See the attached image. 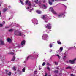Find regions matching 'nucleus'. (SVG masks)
Wrapping results in <instances>:
<instances>
[{
    "mask_svg": "<svg viewBox=\"0 0 76 76\" xmlns=\"http://www.w3.org/2000/svg\"><path fill=\"white\" fill-rule=\"evenodd\" d=\"M50 48H51L53 47V45L52 44H50L49 45Z\"/></svg>",
    "mask_w": 76,
    "mask_h": 76,
    "instance_id": "obj_27",
    "label": "nucleus"
},
{
    "mask_svg": "<svg viewBox=\"0 0 76 76\" xmlns=\"http://www.w3.org/2000/svg\"><path fill=\"white\" fill-rule=\"evenodd\" d=\"M12 70H14V71H16V67L15 66L13 67L12 68Z\"/></svg>",
    "mask_w": 76,
    "mask_h": 76,
    "instance_id": "obj_16",
    "label": "nucleus"
},
{
    "mask_svg": "<svg viewBox=\"0 0 76 76\" xmlns=\"http://www.w3.org/2000/svg\"><path fill=\"white\" fill-rule=\"evenodd\" d=\"M10 7V6H9V7Z\"/></svg>",
    "mask_w": 76,
    "mask_h": 76,
    "instance_id": "obj_60",
    "label": "nucleus"
},
{
    "mask_svg": "<svg viewBox=\"0 0 76 76\" xmlns=\"http://www.w3.org/2000/svg\"><path fill=\"white\" fill-rule=\"evenodd\" d=\"M10 54H12V55H13V54H14V53L13 52H11L10 53Z\"/></svg>",
    "mask_w": 76,
    "mask_h": 76,
    "instance_id": "obj_35",
    "label": "nucleus"
},
{
    "mask_svg": "<svg viewBox=\"0 0 76 76\" xmlns=\"http://www.w3.org/2000/svg\"><path fill=\"white\" fill-rule=\"evenodd\" d=\"M0 45H4V41L2 40L1 39H0Z\"/></svg>",
    "mask_w": 76,
    "mask_h": 76,
    "instance_id": "obj_8",
    "label": "nucleus"
},
{
    "mask_svg": "<svg viewBox=\"0 0 76 76\" xmlns=\"http://www.w3.org/2000/svg\"><path fill=\"white\" fill-rule=\"evenodd\" d=\"M48 38V36L47 34H43V36L42 37V39H43L44 40H45V38Z\"/></svg>",
    "mask_w": 76,
    "mask_h": 76,
    "instance_id": "obj_4",
    "label": "nucleus"
},
{
    "mask_svg": "<svg viewBox=\"0 0 76 76\" xmlns=\"http://www.w3.org/2000/svg\"><path fill=\"white\" fill-rule=\"evenodd\" d=\"M72 48H73V47H71L69 48V50H70V49H72Z\"/></svg>",
    "mask_w": 76,
    "mask_h": 76,
    "instance_id": "obj_37",
    "label": "nucleus"
},
{
    "mask_svg": "<svg viewBox=\"0 0 76 76\" xmlns=\"http://www.w3.org/2000/svg\"><path fill=\"white\" fill-rule=\"evenodd\" d=\"M75 61H76V58H75L73 60H70L69 63L71 64H74L75 63Z\"/></svg>",
    "mask_w": 76,
    "mask_h": 76,
    "instance_id": "obj_6",
    "label": "nucleus"
},
{
    "mask_svg": "<svg viewBox=\"0 0 76 76\" xmlns=\"http://www.w3.org/2000/svg\"><path fill=\"white\" fill-rule=\"evenodd\" d=\"M25 68H24L23 69H22V72H25Z\"/></svg>",
    "mask_w": 76,
    "mask_h": 76,
    "instance_id": "obj_21",
    "label": "nucleus"
},
{
    "mask_svg": "<svg viewBox=\"0 0 76 76\" xmlns=\"http://www.w3.org/2000/svg\"><path fill=\"white\" fill-rule=\"evenodd\" d=\"M66 56H65L64 57L63 59H64H64H65V58H66Z\"/></svg>",
    "mask_w": 76,
    "mask_h": 76,
    "instance_id": "obj_36",
    "label": "nucleus"
},
{
    "mask_svg": "<svg viewBox=\"0 0 76 76\" xmlns=\"http://www.w3.org/2000/svg\"><path fill=\"white\" fill-rule=\"evenodd\" d=\"M6 28H8V26H7L6 27Z\"/></svg>",
    "mask_w": 76,
    "mask_h": 76,
    "instance_id": "obj_46",
    "label": "nucleus"
},
{
    "mask_svg": "<svg viewBox=\"0 0 76 76\" xmlns=\"http://www.w3.org/2000/svg\"><path fill=\"white\" fill-rule=\"evenodd\" d=\"M15 34L17 35H18L19 36H22L23 35V34L21 33L20 32H19L18 31H16L15 32Z\"/></svg>",
    "mask_w": 76,
    "mask_h": 76,
    "instance_id": "obj_1",
    "label": "nucleus"
},
{
    "mask_svg": "<svg viewBox=\"0 0 76 76\" xmlns=\"http://www.w3.org/2000/svg\"><path fill=\"white\" fill-rule=\"evenodd\" d=\"M52 51V50H50V52H51Z\"/></svg>",
    "mask_w": 76,
    "mask_h": 76,
    "instance_id": "obj_49",
    "label": "nucleus"
},
{
    "mask_svg": "<svg viewBox=\"0 0 76 76\" xmlns=\"http://www.w3.org/2000/svg\"><path fill=\"white\" fill-rule=\"evenodd\" d=\"M8 75L9 76H10V75H11V72H9V73L8 74Z\"/></svg>",
    "mask_w": 76,
    "mask_h": 76,
    "instance_id": "obj_33",
    "label": "nucleus"
},
{
    "mask_svg": "<svg viewBox=\"0 0 76 76\" xmlns=\"http://www.w3.org/2000/svg\"><path fill=\"white\" fill-rule=\"evenodd\" d=\"M47 65H50V64L49 63H47Z\"/></svg>",
    "mask_w": 76,
    "mask_h": 76,
    "instance_id": "obj_42",
    "label": "nucleus"
},
{
    "mask_svg": "<svg viewBox=\"0 0 76 76\" xmlns=\"http://www.w3.org/2000/svg\"><path fill=\"white\" fill-rule=\"evenodd\" d=\"M31 12V11H30V12Z\"/></svg>",
    "mask_w": 76,
    "mask_h": 76,
    "instance_id": "obj_56",
    "label": "nucleus"
},
{
    "mask_svg": "<svg viewBox=\"0 0 76 76\" xmlns=\"http://www.w3.org/2000/svg\"><path fill=\"white\" fill-rule=\"evenodd\" d=\"M50 11H51L53 13V14H54V15H57V13L56 12V11H54V9L52 7H51L50 8Z\"/></svg>",
    "mask_w": 76,
    "mask_h": 76,
    "instance_id": "obj_2",
    "label": "nucleus"
},
{
    "mask_svg": "<svg viewBox=\"0 0 76 76\" xmlns=\"http://www.w3.org/2000/svg\"><path fill=\"white\" fill-rule=\"evenodd\" d=\"M43 18L45 20V22H48V20H47V19L46 18V15H43Z\"/></svg>",
    "mask_w": 76,
    "mask_h": 76,
    "instance_id": "obj_7",
    "label": "nucleus"
},
{
    "mask_svg": "<svg viewBox=\"0 0 76 76\" xmlns=\"http://www.w3.org/2000/svg\"><path fill=\"white\" fill-rule=\"evenodd\" d=\"M45 27L46 28H48V29H50L51 28V26L50 25V23H49V25L47 24L45 25Z\"/></svg>",
    "mask_w": 76,
    "mask_h": 76,
    "instance_id": "obj_5",
    "label": "nucleus"
},
{
    "mask_svg": "<svg viewBox=\"0 0 76 76\" xmlns=\"http://www.w3.org/2000/svg\"><path fill=\"white\" fill-rule=\"evenodd\" d=\"M7 42H10L12 41L11 39H10V38H8L7 39Z\"/></svg>",
    "mask_w": 76,
    "mask_h": 76,
    "instance_id": "obj_13",
    "label": "nucleus"
},
{
    "mask_svg": "<svg viewBox=\"0 0 76 76\" xmlns=\"http://www.w3.org/2000/svg\"><path fill=\"white\" fill-rule=\"evenodd\" d=\"M33 21H34L35 23L38 22V20L35 19H33Z\"/></svg>",
    "mask_w": 76,
    "mask_h": 76,
    "instance_id": "obj_17",
    "label": "nucleus"
},
{
    "mask_svg": "<svg viewBox=\"0 0 76 76\" xmlns=\"http://www.w3.org/2000/svg\"><path fill=\"white\" fill-rule=\"evenodd\" d=\"M35 6V5H34V6Z\"/></svg>",
    "mask_w": 76,
    "mask_h": 76,
    "instance_id": "obj_55",
    "label": "nucleus"
},
{
    "mask_svg": "<svg viewBox=\"0 0 76 76\" xmlns=\"http://www.w3.org/2000/svg\"><path fill=\"white\" fill-rule=\"evenodd\" d=\"M1 3H0V6H1V3H2V1L1 0Z\"/></svg>",
    "mask_w": 76,
    "mask_h": 76,
    "instance_id": "obj_40",
    "label": "nucleus"
},
{
    "mask_svg": "<svg viewBox=\"0 0 76 76\" xmlns=\"http://www.w3.org/2000/svg\"><path fill=\"white\" fill-rule=\"evenodd\" d=\"M27 9H29V7H28Z\"/></svg>",
    "mask_w": 76,
    "mask_h": 76,
    "instance_id": "obj_45",
    "label": "nucleus"
},
{
    "mask_svg": "<svg viewBox=\"0 0 76 76\" xmlns=\"http://www.w3.org/2000/svg\"><path fill=\"white\" fill-rule=\"evenodd\" d=\"M9 19H10V18H9Z\"/></svg>",
    "mask_w": 76,
    "mask_h": 76,
    "instance_id": "obj_61",
    "label": "nucleus"
},
{
    "mask_svg": "<svg viewBox=\"0 0 76 76\" xmlns=\"http://www.w3.org/2000/svg\"><path fill=\"white\" fill-rule=\"evenodd\" d=\"M0 15H1V12L0 11Z\"/></svg>",
    "mask_w": 76,
    "mask_h": 76,
    "instance_id": "obj_51",
    "label": "nucleus"
},
{
    "mask_svg": "<svg viewBox=\"0 0 76 76\" xmlns=\"http://www.w3.org/2000/svg\"><path fill=\"white\" fill-rule=\"evenodd\" d=\"M6 72H8V71H7V70H6Z\"/></svg>",
    "mask_w": 76,
    "mask_h": 76,
    "instance_id": "obj_48",
    "label": "nucleus"
},
{
    "mask_svg": "<svg viewBox=\"0 0 76 76\" xmlns=\"http://www.w3.org/2000/svg\"><path fill=\"white\" fill-rule=\"evenodd\" d=\"M55 65H58V62H55Z\"/></svg>",
    "mask_w": 76,
    "mask_h": 76,
    "instance_id": "obj_30",
    "label": "nucleus"
},
{
    "mask_svg": "<svg viewBox=\"0 0 76 76\" xmlns=\"http://www.w3.org/2000/svg\"><path fill=\"white\" fill-rule=\"evenodd\" d=\"M71 76H75V75H73V74H71Z\"/></svg>",
    "mask_w": 76,
    "mask_h": 76,
    "instance_id": "obj_39",
    "label": "nucleus"
},
{
    "mask_svg": "<svg viewBox=\"0 0 76 76\" xmlns=\"http://www.w3.org/2000/svg\"><path fill=\"white\" fill-rule=\"evenodd\" d=\"M25 44V41L23 40L22 42H21V45H23V44Z\"/></svg>",
    "mask_w": 76,
    "mask_h": 76,
    "instance_id": "obj_12",
    "label": "nucleus"
},
{
    "mask_svg": "<svg viewBox=\"0 0 76 76\" xmlns=\"http://www.w3.org/2000/svg\"><path fill=\"white\" fill-rule=\"evenodd\" d=\"M57 42L58 44H61V42H60V41H58Z\"/></svg>",
    "mask_w": 76,
    "mask_h": 76,
    "instance_id": "obj_26",
    "label": "nucleus"
},
{
    "mask_svg": "<svg viewBox=\"0 0 76 76\" xmlns=\"http://www.w3.org/2000/svg\"><path fill=\"white\" fill-rule=\"evenodd\" d=\"M38 0H35L34 1V2H35L36 4H38Z\"/></svg>",
    "mask_w": 76,
    "mask_h": 76,
    "instance_id": "obj_18",
    "label": "nucleus"
},
{
    "mask_svg": "<svg viewBox=\"0 0 76 76\" xmlns=\"http://www.w3.org/2000/svg\"><path fill=\"white\" fill-rule=\"evenodd\" d=\"M7 10V8H5L4 9V10L3 11V12H5L6 10Z\"/></svg>",
    "mask_w": 76,
    "mask_h": 76,
    "instance_id": "obj_20",
    "label": "nucleus"
},
{
    "mask_svg": "<svg viewBox=\"0 0 76 76\" xmlns=\"http://www.w3.org/2000/svg\"><path fill=\"white\" fill-rule=\"evenodd\" d=\"M4 23H5V22H4V21H3V24H4Z\"/></svg>",
    "mask_w": 76,
    "mask_h": 76,
    "instance_id": "obj_41",
    "label": "nucleus"
},
{
    "mask_svg": "<svg viewBox=\"0 0 76 76\" xmlns=\"http://www.w3.org/2000/svg\"><path fill=\"white\" fill-rule=\"evenodd\" d=\"M36 24H38V23H36Z\"/></svg>",
    "mask_w": 76,
    "mask_h": 76,
    "instance_id": "obj_57",
    "label": "nucleus"
},
{
    "mask_svg": "<svg viewBox=\"0 0 76 76\" xmlns=\"http://www.w3.org/2000/svg\"><path fill=\"white\" fill-rule=\"evenodd\" d=\"M15 56H13V58L12 59L11 61H14L15 60Z\"/></svg>",
    "mask_w": 76,
    "mask_h": 76,
    "instance_id": "obj_14",
    "label": "nucleus"
},
{
    "mask_svg": "<svg viewBox=\"0 0 76 76\" xmlns=\"http://www.w3.org/2000/svg\"><path fill=\"white\" fill-rule=\"evenodd\" d=\"M66 69H71V68L70 67V66H68V67H66Z\"/></svg>",
    "mask_w": 76,
    "mask_h": 76,
    "instance_id": "obj_23",
    "label": "nucleus"
},
{
    "mask_svg": "<svg viewBox=\"0 0 76 76\" xmlns=\"http://www.w3.org/2000/svg\"><path fill=\"white\" fill-rule=\"evenodd\" d=\"M46 32H47V30H46Z\"/></svg>",
    "mask_w": 76,
    "mask_h": 76,
    "instance_id": "obj_54",
    "label": "nucleus"
},
{
    "mask_svg": "<svg viewBox=\"0 0 76 76\" xmlns=\"http://www.w3.org/2000/svg\"><path fill=\"white\" fill-rule=\"evenodd\" d=\"M45 62H43V63L42 64V66H44L45 65Z\"/></svg>",
    "mask_w": 76,
    "mask_h": 76,
    "instance_id": "obj_31",
    "label": "nucleus"
},
{
    "mask_svg": "<svg viewBox=\"0 0 76 76\" xmlns=\"http://www.w3.org/2000/svg\"><path fill=\"white\" fill-rule=\"evenodd\" d=\"M48 33H49V32H48Z\"/></svg>",
    "mask_w": 76,
    "mask_h": 76,
    "instance_id": "obj_58",
    "label": "nucleus"
},
{
    "mask_svg": "<svg viewBox=\"0 0 76 76\" xmlns=\"http://www.w3.org/2000/svg\"><path fill=\"white\" fill-rule=\"evenodd\" d=\"M2 26H3V24H0V27H2Z\"/></svg>",
    "mask_w": 76,
    "mask_h": 76,
    "instance_id": "obj_34",
    "label": "nucleus"
},
{
    "mask_svg": "<svg viewBox=\"0 0 76 76\" xmlns=\"http://www.w3.org/2000/svg\"><path fill=\"white\" fill-rule=\"evenodd\" d=\"M25 3L26 4H28V6L30 7H31V3L30 1L29 0H26V1Z\"/></svg>",
    "mask_w": 76,
    "mask_h": 76,
    "instance_id": "obj_3",
    "label": "nucleus"
},
{
    "mask_svg": "<svg viewBox=\"0 0 76 76\" xmlns=\"http://www.w3.org/2000/svg\"><path fill=\"white\" fill-rule=\"evenodd\" d=\"M9 32H12L13 31V29H11L9 30Z\"/></svg>",
    "mask_w": 76,
    "mask_h": 76,
    "instance_id": "obj_25",
    "label": "nucleus"
},
{
    "mask_svg": "<svg viewBox=\"0 0 76 76\" xmlns=\"http://www.w3.org/2000/svg\"><path fill=\"white\" fill-rule=\"evenodd\" d=\"M33 57L32 56H29L27 58H26V60H28V59H29V58H32Z\"/></svg>",
    "mask_w": 76,
    "mask_h": 76,
    "instance_id": "obj_10",
    "label": "nucleus"
},
{
    "mask_svg": "<svg viewBox=\"0 0 76 76\" xmlns=\"http://www.w3.org/2000/svg\"><path fill=\"white\" fill-rule=\"evenodd\" d=\"M55 0V1H57V0Z\"/></svg>",
    "mask_w": 76,
    "mask_h": 76,
    "instance_id": "obj_59",
    "label": "nucleus"
},
{
    "mask_svg": "<svg viewBox=\"0 0 76 76\" xmlns=\"http://www.w3.org/2000/svg\"><path fill=\"white\" fill-rule=\"evenodd\" d=\"M37 72V71H34V73H35V72Z\"/></svg>",
    "mask_w": 76,
    "mask_h": 76,
    "instance_id": "obj_47",
    "label": "nucleus"
},
{
    "mask_svg": "<svg viewBox=\"0 0 76 76\" xmlns=\"http://www.w3.org/2000/svg\"><path fill=\"white\" fill-rule=\"evenodd\" d=\"M51 0V1H53V2L54 1V0Z\"/></svg>",
    "mask_w": 76,
    "mask_h": 76,
    "instance_id": "obj_44",
    "label": "nucleus"
},
{
    "mask_svg": "<svg viewBox=\"0 0 76 76\" xmlns=\"http://www.w3.org/2000/svg\"><path fill=\"white\" fill-rule=\"evenodd\" d=\"M64 0V1H66V0Z\"/></svg>",
    "mask_w": 76,
    "mask_h": 76,
    "instance_id": "obj_50",
    "label": "nucleus"
},
{
    "mask_svg": "<svg viewBox=\"0 0 76 76\" xmlns=\"http://www.w3.org/2000/svg\"><path fill=\"white\" fill-rule=\"evenodd\" d=\"M36 12L37 13H38L39 14H41V13H42V12L41 11H39V10H37Z\"/></svg>",
    "mask_w": 76,
    "mask_h": 76,
    "instance_id": "obj_11",
    "label": "nucleus"
},
{
    "mask_svg": "<svg viewBox=\"0 0 76 76\" xmlns=\"http://www.w3.org/2000/svg\"><path fill=\"white\" fill-rule=\"evenodd\" d=\"M56 56L58 57L59 58V59L60 58V55H59L57 54V55H56Z\"/></svg>",
    "mask_w": 76,
    "mask_h": 76,
    "instance_id": "obj_29",
    "label": "nucleus"
},
{
    "mask_svg": "<svg viewBox=\"0 0 76 76\" xmlns=\"http://www.w3.org/2000/svg\"><path fill=\"white\" fill-rule=\"evenodd\" d=\"M45 76H47V74L46 73L45 75Z\"/></svg>",
    "mask_w": 76,
    "mask_h": 76,
    "instance_id": "obj_43",
    "label": "nucleus"
},
{
    "mask_svg": "<svg viewBox=\"0 0 76 76\" xmlns=\"http://www.w3.org/2000/svg\"><path fill=\"white\" fill-rule=\"evenodd\" d=\"M0 16L1 17V15Z\"/></svg>",
    "mask_w": 76,
    "mask_h": 76,
    "instance_id": "obj_52",
    "label": "nucleus"
},
{
    "mask_svg": "<svg viewBox=\"0 0 76 76\" xmlns=\"http://www.w3.org/2000/svg\"><path fill=\"white\" fill-rule=\"evenodd\" d=\"M63 47H61L60 48V52H61V51H63Z\"/></svg>",
    "mask_w": 76,
    "mask_h": 76,
    "instance_id": "obj_19",
    "label": "nucleus"
},
{
    "mask_svg": "<svg viewBox=\"0 0 76 76\" xmlns=\"http://www.w3.org/2000/svg\"><path fill=\"white\" fill-rule=\"evenodd\" d=\"M39 70H41V68H40V69H39Z\"/></svg>",
    "mask_w": 76,
    "mask_h": 76,
    "instance_id": "obj_53",
    "label": "nucleus"
},
{
    "mask_svg": "<svg viewBox=\"0 0 76 76\" xmlns=\"http://www.w3.org/2000/svg\"><path fill=\"white\" fill-rule=\"evenodd\" d=\"M20 3H21V4H22L23 5L24 4V3H23V2H22V1H21V0H20Z\"/></svg>",
    "mask_w": 76,
    "mask_h": 76,
    "instance_id": "obj_24",
    "label": "nucleus"
},
{
    "mask_svg": "<svg viewBox=\"0 0 76 76\" xmlns=\"http://www.w3.org/2000/svg\"><path fill=\"white\" fill-rule=\"evenodd\" d=\"M49 3L50 5H52V4H53L52 2H51L50 1H49Z\"/></svg>",
    "mask_w": 76,
    "mask_h": 76,
    "instance_id": "obj_22",
    "label": "nucleus"
},
{
    "mask_svg": "<svg viewBox=\"0 0 76 76\" xmlns=\"http://www.w3.org/2000/svg\"><path fill=\"white\" fill-rule=\"evenodd\" d=\"M58 18H62L63 16H64V15L63 14H61L58 15Z\"/></svg>",
    "mask_w": 76,
    "mask_h": 76,
    "instance_id": "obj_9",
    "label": "nucleus"
},
{
    "mask_svg": "<svg viewBox=\"0 0 76 76\" xmlns=\"http://www.w3.org/2000/svg\"><path fill=\"white\" fill-rule=\"evenodd\" d=\"M42 7H43L44 9H46L47 8V6H45V5H42Z\"/></svg>",
    "mask_w": 76,
    "mask_h": 76,
    "instance_id": "obj_15",
    "label": "nucleus"
},
{
    "mask_svg": "<svg viewBox=\"0 0 76 76\" xmlns=\"http://www.w3.org/2000/svg\"><path fill=\"white\" fill-rule=\"evenodd\" d=\"M47 69H48V70L49 71H50V67H47Z\"/></svg>",
    "mask_w": 76,
    "mask_h": 76,
    "instance_id": "obj_28",
    "label": "nucleus"
},
{
    "mask_svg": "<svg viewBox=\"0 0 76 76\" xmlns=\"http://www.w3.org/2000/svg\"><path fill=\"white\" fill-rule=\"evenodd\" d=\"M18 72L19 73H21V71H20H20H18Z\"/></svg>",
    "mask_w": 76,
    "mask_h": 76,
    "instance_id": "obj_38",
    "label": "nucleus"
},
{
    "mask_svg": "<svg viewBox=\"0 0 76 76\" xmlns=\"http://www.w3.org/2000/svg\"><path fill=\"white\" fill-rule=\"evenodd\" d=\"M55 73H58V70H55L54 71Z\"/></svg>",
    "mask_w": 76,
    "mask_h": 76,
    "instance_id": "obj_32",
    "label": "nucleus"
}]
</instances>
